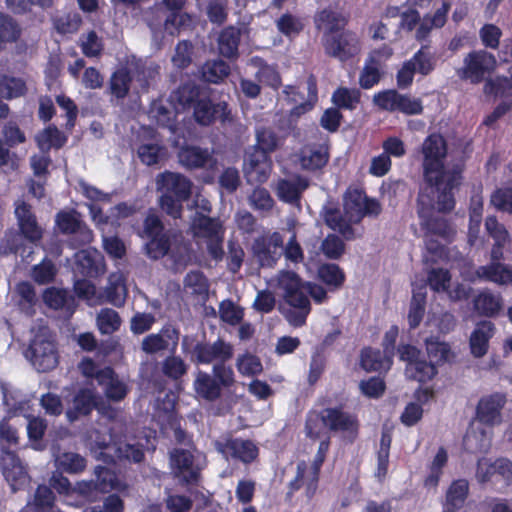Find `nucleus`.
I'll return each instance as SVG.
<instances>
[{
	"label": "nucleus",
	"mask_w": 512,
	"mask_h": 512,
	"mask_svg": "<svg viewBox=\"0 0 512 512\" xmlns=\"http://www.w3.org/2000/svg\"><path fill=\"white\" fill-rule=\"evenodd\" d=\"M473 307L480 316L496 317L502 309V298L500 295L485 290L473 299Z\"/></svg>",
	"instance_id": "32"
},
{
	"label": "nucleus",
	"mask_w": 512,
	"mask_h": 512,
	"mask_svg": "<svg viewBox=\"0 0 512 512\" xmlns=\"http://www.w3.org/2000/svg\"><path fill=\"white\" fill-rule=\"evenodd\" d=\"M193 45L188 40H182L177 43L175 52L172 56V64L177 69L183 70L192 63Z\"/></svg>",
	"instance_id": "61"
},
{
	"label": "nucleus",
	"mask_w": 512,
	"mask_h": 512,
	"mask_svg": "<svg viewBox=\"0 0 512 512\" xmlns=\"http://www.w3.org/2000/svg\"><path fill=\"white\" fill-rule=\"evenodd\" d=\"M102 404V397L95 388L82 387L76 391L71 400V406L66 410L68 421L75 422L82 417H88Z\"/></svg>",
	"instance_id": "13"
},
{
	"label": "nucleus",
	"mask_w": 512,
	"mask_h": 512,
	"mask_svg": "<svg viewBox=\"0 0 512 512\" xmlns=\"http://www.w3.org/2000/svg\"><path fill=\"white\" fill-rule=\"evenodd\" d=\"M57 269L54 263L44 258L39 264L32 268V278L38 284H49L54 281Z\"/></svg>",
	"instance_id": "63"
},
{
	"label": "nucleus",
	"mask_w": 512,
	"mask_h": 512,
	"mask_svg": "<svg viewBox=\"0 0 512 512\" xmlns=\"http://www.w3.org/2000/svg\"><path fill=\"white\" fill-rule=\"evenodd\" d=\"M166 230L165 225L155 209L150 208L143 219L142 228L137 232L141 238Z\"/></svg>",
	"instance_id": "62"
},
{
	"label": "nucleus",
	"mask_w": 512,
	"mask_h": 512,
	"mask_svg": "<svg viewBox=\"0 0 512 512\" xmlns=\"http://www.w3.org/2000/svg\"><path fill=\"white\" fill-rule=\"evenodd\" d=\"M230 71V65L224 60H211L202 66L201 77L204 82L220 84L229 76Z\"/></svg>",
	"instance_id": "40"
},
{
	"label": "nucleus",
	"mask_w": 512,
	"mask_h": 512,
	"mask_svg": "<svg viewBox=\"0 0 512 512\" xmlns=\"http://www.w3.org/2000/svg\"><path fill=\"white\" fill-rule=\"evenodd\" d=\"M121 318L117 311L111 308H103L97 315V326L102 334H112L119 330Z\"/></svg>",
	"instance_id": "56"
},
{
	"label": "nucleus",
	"mask_w": 512,
	"mask_h": 512,
	"mask_svg": "<svg viewBox=\"0 0 512 512\" xmlns=\"http://www.w3.org/2000/svg\"><path fill=\"white\" fill-rule=\"evenodd\" d=\"M271 171L270 153L254 145L245 155L244 173L249 182L264 183Z\"/></svg>",
	"instance_id": "15"
},
{
	"label": "nucleus",
	"mask_w": 512,
	"mask_h": 512,
	"mask_svg": "<svg viewBox=\"0 0 512 512\" xmlns=\"http://www.w3.org/2000/svg\"><path fill=\"white\" fill-rule=\"evenodd\" d=\"M366 193L357 187H348L343 195V211L345 217L353 223H360L363 219L362 207L365 204Z\"/></svg>",
	"instance_id": "23"
},
{
	"label": "nucleus",
	"mask_w": 512,
	"mask_h": 512,
	"mask_svg": "<svg viewBox=\"0 0 512 512\" xmlns=\"http://www.w3.org/2000/svg\"><path fill=\"white\" fill-rule=\"evenodd\" d=\"M300 165L304 170L317 171L325 167L329 161V153L322 146L301 149Z\"/></svg>",
	"instance_id": "33"
},
{
	"label": "nucleus",
	"mask_w": 512,
	"mask_h": 512,
	"mask_svg": "<svg viewBox=\"0 0 512 512\" xmlns=\"http://www.w3.org/2000/svg\"><path fill=\"white\" fill-rule=\"evenodd\" d=\"M76 271L83 277L96 278L102 273L103 265L92 253L81 251L76 256Z\"/></svg>",
	"instance_id": "46"
},
{
	"label": "nucleus",
	"mask_w": 512,
	"mask_h": 512,
	"mask_svg": "<svg viewBox=\"0 0 512 512\" xmlns=\"http://www.w3.org/2000/svg\"><path fill=\"white\" fill-rule=\"evenodd\" d=\"M132 81L133 77L130 70L121 67L111 74L108 92L116 99L123 100L129 94Z\"/></svg>",
	"instance_id": "35"
},
{
	"label": "nucleus",
	"mask_w": 512,
	"mask_h": 512,
	"mask_svg": "<svg viewBox=\"0 0 512 512\" xmlns=\"http://www.w3.org/2000/svg\"><path fill=\"white\" fill-rule=\"evenodd\" d=\"M391 443V431L389 429H383L381 433L379 449L377 451L376 475L378 478H384L388 472Z\"/></svg>",
	"instance_id": "50"
},
{
	"label": "nucleus",
	"mask_w": 512,
	"mask_h": 512,
	"mask_svg": "<svg viewBox=\"0 0 512 512\" xmlns=\"http://www.w3.org/2000/svg\"><path fill=\"white\" fill-rule=\"evenodd\" d=\"M15 216L23 238L31 243L38 242L42 239L43 230L39 226L30 204L25 201H21L17 204L15 207Z\"/></svg>",
	"instance_id": "20"
},
{
	"label": "nucleus",
	"mask_w": 512,
	"mask_h": 512,
	"mask_svg": "<svg viewBox=\"0 0 512 512\" xmlns=\"http://www.w3.org/2000/svg\"><path fill=\"white\" fill-rule=\"evenodd\" d=\"M360 422L356 414L342 407H328L320 412L310 411L306 416L305 433L311 440H323L329 432H341L344 440L355 442L359 436Z\"/></svg>",
	"instance_id": "2"
},
{
	"label": "nucleus",
	"mask_w": 512,
	"mask_h": 512,
	"mask_svg": "<svg viewBox=\"0 0 512 512\" xmlns=\"http://www.w3.org/2000/svg\"><path fill=\"white\" fill-rule=\"evenodd\" d=\"M58 468L70 473L76 474L85 470L86 468V459L78 453L74 452H64L62 453L58 459Z\"/></svg>",
	"instance_id": "58"
},
{
	"label": "nucleus",
	"mask_w": 512,
	"mask_h": 512,
	"mask_svg": "<svg viewBox=\"0 0 512 512\" xmlns=\"http://www.w3.org/2000/svg\"><path fill=\"white\" fill-rule=\"evenodd\" d=\"M317 279L327 286L328 290H340L346 281L344 270L336 263H322L317 268Z\"/></svg>",
	"instance_id": "29"
},
{
	"label": "nucleus",
	"mask_w": 512,
	"mask_h": 512,
	"mask_svg": "<svg viewBox=\"0 0 512 512\" xmlns=\"http://www.w3.org/2000/svg\"><path fill=\"white\" fill-rule=\"evenodd\" d=\"M17 430L8 422L0 423V441L2 443L0 466L3 476L9 483L12 492L23 489L29 482L28 473L16 452L9 449L18 444Z\"/></svg>",
	"instance_id": "4"
},
{
	"label": "nucleus",
	"mask_w": 512,
	"mask_h": 512,
	"mask_svg": "<svg viewBox=\"0 0 512 512\" xmlns=\"http://www.w3.org/2000/svg\"><path fill=\"white\" fill-rule=\"evenodd\" d=\"M325 224L334 231H338L347 241L355 239V230L345 215L339 209L329 208L324 215Z\"/></svg>",
	"instance_id": "36"
},
{
	"label": "nucleus",
	"mask_w": 512,
	"mask_h": 512,
	"mask_svg": "<svg viewBox=\"0 0 512 512\" xmlns=\"http://www.w3.org/2000/svg\"><path fill=\"white\" fill-rule=\"evenodd\" d=\"M195 237L209 239L225 233L219 218L197 212L191 223Z\"/></svg>",
	"instance_id": "25"
},
{
	"label": "nucleus",
	"mask_w": 512,
	"mask_h": 512,
	"mask_svg": "<svg viewBox=\"0 0 512 512\" xmlns=\"http://www.w3.org/2000/svg\"><path fill=\"white\" fill-rule=\"evenodd\" d=\"M138 211L135 204H128L127 202H120L109 209V213L104 215L101 208L91 206V212L94 218L99 215V221L104 224L119 225L121 220H125L133 216Z\"/></svg>",
	"instance_id": "31"
},
{
	"label": "nucleus",
	"mask_w": 512,
	"mask_h": 512,
	"mask_svg": "<svg viewBox=\"0 0 512 512\" xmlns=\"http://www.w3.org/2000/svg\"><path fill=\"white\" fill-rule=\"evenodd\" d=\"M490 203L498 211L506 212L512 215V188H496L490 196Z\"/></svg>",
	"instance_id": "64"
},
{
	"label": "nucleus",
	"mask_w": 512,
	"mask_h": 512,
	"mask_svg": "<svg viewBox=\"0 0 512 512\" xmlns=\"http://www.w3.org/2000/svg\"><path fill=\"white\" fill-rule=\"evenodd\" d=\"M476 275L480 279L497 284H509L512 282V270L501 262L479 266L476 270Z\"/></svg>",
	"instance_id": "34"
},
{
	"label": "nucleus",
	"mask_w": 512,
	"mask_h": 512,
	"mask_svg": "<svg viewBox=\"0 0 512 512\" xmlns=\"http://www.w3.org/2000/svg\"><path fill=\"white\" fill-rule=\"evenodd\" d=\"M42 297L44 303L54 310L70 309L74 305V297L65 289L49 287Z\"/></svg>",
	"instance_id": "49"
},
{
	"label": "nucleus",
	"mask_w": 512,
	"mask_h": 512,
	"mask_svg": "<svg viewBox=\"0 0 512 512\" xmlns=\"http://www.w3.org/2000/svg\"><path fill=\"white\" fill-rule=\"evenodd\" d=\"M202 97L200 87L193 82L181 84L174 92L175 101L183 111L192 109Z\"/></svg>",
	"instance_id": "44"
},
{
	"label": "nucleus",
	"mask_w": 512,
	"mask_h": 512,
	"mask_svg": "<svg viewBox=\"0 0 512 512\" xmlns=\"http://www.w3.org/2000/svg\"><path fill=\"white\" fill-rule=\"evenodd\" d=\"M277 30L288 38L298 36L304 29L302 19L289 12L282 14L275 22Z\"/></svg>",
	"instance_id": "53"
},
{
	"label": "nucleus",
	"mask_w": 512,
	"mask_h": 512,
	"mask_svg": "<svg viewBox=\"0 0 512 512\" xmlns=\"http://www.w3.org/2000/svg\"><path fill=\"white\" fill-rule=\"evenodd\" d=\"M331 100L339 111L340 109L352 111L361 101V92L356 88L338 87L333 92Z\"/></svg>",
	"instance_id": "47"
},
{
	"label": "nucleus",
	"mask_w": 512,
	"mask_h": 512,
	"mask_svg": "<svg viewBox=\"0 0 512 512\" xmlns=\"http://www.w3.org/2000/svg\"><path fill=\"white\" fill-rule=\"evenodd\" d=\"M20 36L19 24L11 16L0 13V51L5 44L16 42Z\"/></svg>",
	"instance_id": "52"
},
{
	"label": "nucleus",
	"mask_w": 512,
	"mask_h": 512,
	"mask_svg": "<svg viewBox=\"0 0 512 512\" xmlns=\"http://www.w3.org/2000/svg\"><path fill=\"white\" fill-rule=\"evenodd\" d=\"M425 347L430 360L435 365L444 364L452 355L450 345L447 342L441 341L438 336L426 338Z\"/></svg>",
	"instance_id": "48"
},
{
	"label": "nucleus",
	"mask_w": 512,
	"mask_h": 512,
	"mask_svg": "<svg viewBox=\"0 0 512 512\" xmlns=\"http://www.w3.org/2000/svg\"><path fill=\"white\" fill-rule=\"evenodd\" d=\"M67 140V136L54 124L48 125L36 137L38 147L40 150L46 152H48L51 148H62L66 144Z\"/></svg>",
	"instance_id": "41"
},
{
	"label": "nucleus",
	"mask_w": 512,
	"mask_h": 512,
	"mask_svg": "<svg viewBox=\"0 0 512 512\" xmlns=\"http://www.w3.org/2000/svg\"><path fill=\"white\" fill-rule=\"evenodd\" d=\"M451 282V274L445 268H432L428 272L427 283L434 292H447Z\"/></svg>",
	"instance_id": "60"
},
{
	"label": "nucleus",
	"mask_w": 512,
	"mask_h": 512,
	"mask_svg": "<svg viewBox=\"0 0 512 512\" xmlns=\"http://www.w3.org/2000/svg\"><path fill=\"white\" fill-rule=\"evenodd\" d=\"M235 382V374L230 365L213 364L211 373L197 371L193 389L198 398L215 402L222 397L223 391L231 389Z\"/></svg>",
	"instance_id": "6"
},
{
	"label": "nucleus",
	"mask_w": 512,
	"mask_h": 512,
	"mask_svg": "<svg viewBox=\"0 0 512 512\" xmlns=\"http://www.w3.org/2000/svg\"><path fill=\"white\" fill-rule=\"evenodd\" d=\"M259 62V69L255 74L257 81L273 90H278L282 85V79L277 67L267 64L262 59Z\"/></svg>",
	"instance_id": "55"
},
{
	"label": "nucleus",
	"mask_w": 512,
	"mask_h": 512,
	"mask_svg": "<svg viewBox=\"0 0 512 512\" xmlns=\"http://www.w3.org/2000/svg\"><path fill=\"white\" fill-rule=\"evenodd\" d=\"M496 66L497 61L492 53L484 49L473 50L464 57L463 66L457 70V75L461 80L477 85L486 81Z\"/></svg>",
	"instance_id": "7"
},
{
	"label": "nucleus",
	"mask_w": 512,
	"mask_h": 512,
	"mask_svg": "<svg viewBox=\"0 0 512 512\" xmlns=\"http://www.w3.org/2000/svg\"><path fill=\"white\" fill-rule=\"evenodd\" d=\"M316 22L326 25L327 31L324 36L336 35L345 29L348 18L340 12L325 8L317 14Z\"/></svg>",
	"instance_id": "45"
},
{
	"label": "nucleus",
	"mask_w": 512,
	"mask_h": 512,
	"mask_svg": "<svg viewBox=\"0 0 512 512\" xmlns=\"http://www.w3.org/2000/svg\"><path fill=\"white\" fill-rule=\"evenodd\" d=\"M440 211L437 202V190H420L416 200V211L420 220V227L425 234L438 236L451 242L456 234L450 221L444 217L434 215V210Z\"/></svg>",
	"instance_id": "5"
},
{
	"label": "nucleus",
	"mask_w": 512,
	"mask_h": 512,
	"mask_svg": "<svg viewBox=\"0 0 512 512\" xmlns=\"http://www.w3.org/2000/svg\"><path fill=\"white\" fill-rule=\"evenodd\" d=\"M279 286L284 291V300L293 308H305L310 300L302 290L303 283L300 276L293 271H284L279 277Z\"/></svg>",
	"instance_id": "19"
},
{
	"label": "nucleus",
	"mask_w": 512,
	"mask_h": 512,
	"mask_svg": "<svg viewBox=\"0 0 512 512\" xmlns=\"http://www.w3.org/2000/svg\"><path fill=\"white\" fill-rule=\"evenodd\" d=\"M360 367L366 372L388 371L387 358L379 349L364 347L360 352Z\"/></svg>",
	"instance_id": "37"
},
{
	"label": "nucleus",
	"mask_w": 512,
	"mask_h": 512,
	"mask_svg": "<svg viewBox=\"0 0 512 512\" xmlns=\"http://www.w3.org/2000/svg\"><path fill=\"white\" fill-rule=\"evenodd\" d=\"M27 353L33 366L39 372L53 370L59 363L55 340L44 333H37L31 340Z\"/></svg>",
	"instance_id": "9"
},
{
	"label": "nucleus",
	"mask_w": 512,
	"mask_h": 512,
	"mask_svg": "<svg viewBox=\"0 0 512 512\" xmlns=\"http://www.w3.org/2000/svg\"><path fill=\"white\" fill-rule=\"evenodd\" d=\"M55 223L60 233L64 235L78 234L83 244L93 240V233L83 221L81 213L76 209L61 210L56 214Z\"/></svg>",
	"instance_id": "18"
},
{
	"label": "nucleus",
	"mask_w": 512,
	"mask_h": 512,
	"mask_svg": "<svg viewBox=\"0 0 512 512\" xmlns=\"http://www.w3.org/2000/svg\"><path fill=\"white\" fill-rule=\"evenodd\" d=\"M194 121L203 127L212 125L216 120L221 123L232 121L231 110L225 101L214 103L209 96H203L192 108Z\"/></svg>",
	"instance_id": "10"
},
{
	"label": "nucleus",
	"mask_w": 512,
	"mask_h": 512,
	"mask_svg": "<svg viewBox=\"0 0 512 512\" xmlns=\"http://www.w3.org/2000/svg\"><path fill=\"white\" fill-rule=\"evenodd\" d=\"M323 47L327 56L346 62L360 53L362 43L355 31L342 29L336 35L324 36Z\"/></svg>",
	"instance_id": "8"
},
{
	"label": "nucleus",
	"mask_w": 512,
	"mask_h": 512,
	"mask_svg": "<svg viewBox=\"0 0 512 512\" xmlns=\"http://www.w3.org/2000/svg\"><path fill=\"white\" fill-rule=\"evenodd\" d=\"M156 185L161 210L173 219L181 218L183 205L191 198L193 182L181 173L166 170L157 175Z\"/></svg>",
	"instance_id": "3"
},
{
	"label": "nucleus",
	"mask_w": 512,
	"mask_h": 512,
	"mask_svg": "<svg viewBox=\"0 0 512 512\" xmlns=\"http://www.w3.org/2000/svg\"><path fill=\"white\" fill-rule=\"evenodd\" d=\"M483 91L486 95L494 97L512 96V80L510 77L498 75L485 81Z\"/></svg>",
	"instance_id": "54"
},
{
	"label": "nucleus",
	"mask_w": 512,
	"mask_h": 512,
	"mask_svg": "<svg viewBox=\"0 0 512 512\" xmlns=\"http://www.w3.org/2000/svg\"><path fill=\"white\" fill-rule=\"evenodd\" d=\"M55 500L53 490L49 486L41 484L36 488L33 500L27 502L25 508H29L33 512H53Z\"/></svg>",
	"instance_id": "39"
},
{
	"label": "nucleus",
	"mask_w": 512,
	"mask_h": 512,
	"mask_svg": "<svg viewBox=\"0 0 512 512\" xmlns=\"http://www.w3.org/2000/svg\"><path fill=\"white\" fill-rule=\"evenodd\" d=\"M451 4L443 1L440 8H438L433 15H425L423 20L419 22L416 29L415 37L417 40H425L431 33L433 28H442L447 22V16L450 11Z\"/></svg>",
	"instance_id": "24"
},
{
	"label": "nucleus",
	"mask_w": 512,
	"mask_h": 512,
	"mask_svg": "<svg viewBox=\"0 0 512 512\" xmlns=\"http://www.w3.org/2000/svg\"><path fill=\"white\" fill-rule=\"evenodd\" d=\"M308 187L305 179L298 178L297 182L281 179L277 185L279 198L286 203H296L300 200L302 192Z\"/></svg>",
	"instance_id": "43"
},
{
	"label": "nucleus",
	"mask_w": 512,
	"mask_h": 512,
	"mask_svg": "<svg viewBox=\"0 0 512 512\" xmlns=\"http://www.w3.org/2000/svg\"><path fill=\"white\" fill-rule=\"evenodd\" d=\"M94 477L101 494L111 491L124 492L128 489V485L118 478L117 473L105 466L97 465L94 469Z\"/></svg>",
	"instance_id": "28"
},
{
	"label": "nucleus",
	"mask_w": 512,
	"mask_h": 512,
	"mask_svg": "<svg viewBox=\"0 0 512 512\" xmlns=\"http://www.w3.org/2000/svg\"><path fill=\"white\" fill-rule=\"evenodd\" d=\"M233 357V346L218 338L214 343L197 342L192 349L191 361L196 364H226Z\"/></svg>",
	"instance_id": "11"
},
{
	"label": "nucleus",
	"mask_w": 512,
	"mask_h": 512,
	"mask_svg": "<svg viewBox=\"0 0 512 512\" xmlns=\"http://www.w3.org/2000/svg\"><path fill=\"white\" fill-rule=\"evenodd\" d=\"M170 467L175 475L186 485H196L200 479V470L194 465V455L183 448H174L169 453Z\"/></svg>",
	"instance_id": "14"
},
{
	"label": "nucleus",
	"mask_w": 512,
	"mask_h": 512,
	"mask_svg": "<svg viewBox=\"0 0 512 512\" xmlns=\"http://www.w3.org/2000/svg\"><path fill=\"white\" fill-rule=\"evenodd\" d=\"M144 250L146 256L151 260H159L165 257L171 249V235L169 230H163L145 237Z\"/></svg>",
	"instance_id": "30"
},
{
	"label": "nucleus",
	"mask_w": 512,
	"mask_h": 512,
	"mask_svg": "<svg viewBox=\"0 0 512 512\" xmlns=\"http://www.w3.org/2000/svg\"><path fill=\"white\" fill-rule=\"evenodd\" d=\"M178 158L180 164L188 170L206 169L215 171L218 161L213 151L197 145H184L179 149Z\"/></svg>",
	"instance_id": "17"
},
{
	"label": "nucleus",
	"mask_w": 512,
	"mask_h": 512,
	"mask_svg": "<svg viewBox=\"0 0 512 512\" xmlns=\"http://www.w3.org/2000/svg\"><path fill=\"white\" fill-rule=\"evenodd\" d=\"M470 486L468 480L464 478L453 480L446 493L444 509L459 511L464 507L469 496Z\"/></svg>",
	"instance_id": "27"
},
{
	"label": "nucleus",
	"mask_w": 512,
	"mask_h": 512,
	"mask_svg": "<svg viewBox=\"0 0 512 512\" xmlns=\"http://www.w3.org/2000/svg\"><path fill=\"white\" fill-rule=\"evenodd\" d=\"M495 325L489 320H482L476 324L469 339L471 354L476 358L483 357L489 348V341L495 334Z\"/></svg>",
	"instance_id": "22"
},
{
	"label": "nucleus",
	"mask_w": 512,
	"mask_h": 512,
	"mask_svg": "<svg viewBox=\"0 0 512 512\" xmlns=\"http://www.w3.org/2000/svg\"><path fill=\"white\" fill-rule=\"evenodd\" d=\"M386 382L383 377L372 376L368 379L361 380L359 390L362 395L369 399H379L386 391Z\"/></svg>",
	"instance_id": "59"
},
{
	"label": "nucleus",
	"mask_w": 512,
	"mask_h": 512,
	"mask_svg": "<svg viewBox=\"0 0 512 512\" xmlns=\"http://www.w3.org/2000/svg\"><path fill=\"white\" fill-rule=\"evenodd\" d=\"M217 450L226 459H233L250 465L259 457V447L250 439L227 437L217 443Z\"/></svg>",
	"instance_id": "12"
},
{
	"label": "nucleus",
	"mask_w": 512,
	"mask_h": 512,
	"mask_svg": "<svg viewBox=\"0 0 512 512\" xmlns=\"http://www.w3.org/2000/svg\"><path fill=\"white\" fill-rule=\"evenodd\" d=\"M240 41V28L233 25L223 28L218 36V50L220 55L227 59H236L239 56Z\"/></svg>",
	"instance_id": "26"
},
{
	"label": "nucleus",
	"mask_w": 512,
	"mask_h": 512,
	"mask_svg": "<svg viewBox=\"0 0 512 512\" xmlns=\"http://www.w3.org/2000/svg\"><path fill=\"white\" fill-rule=\"evenodd\" d=\"M26 90L25 82L19 78L5 75L0 77V97L6 99L17 98L24 95Z\"/></svg>",
	"instance_id": "57"
},
{
	"label": "nucleus",
	"mask_w": 512,
	"mask_h": 512,
	"mask_svg": "<svg viewBox=\"0 0 512 512\" xmlns=\"http://www.w3.org/2000/svg\"><path fill=\"white\" fill-rule=\"evenodd\" d=\"M447 150V142L439 133L429 134L421 146L423 180L426 184L423 190H437L440 211H452L455 208L453 189L460 185L462 179L461 171L446 170Z\"/></svg>",
	"instance_id": "1"
},
{
	"label": "nucleus",
	"mask_w": 512,
	"mask_h": 512,
	"mask_svg": "<svg viewBox=\"0 0 512 512\" xmlns=\"http://www.w3.org/2000/svg\"><path fill=\"white\" fill-rule=\"evenodd\" d=\"M406 376L419 383H426L432 380L438 373L436 365L422 356L415 363L405 367Z\"/></svg>",
	"instance_id": "38"
},
{
	"label": "nucleus",
	"mask_w": 512,
	"mask_h": 512,
	"mask_svg": "<svg viewBox=\"0 0 512 512\" xmlns=\"http://www.w3.org/2000/svg\"><path fill=\"white\" fill-rule=\"evenodd\" d=\"M408 61L412 62L415 72L422 76L429 75L436 67V58L427 46H422Z\"/></svg>",
	"instance_id": "51"
},
{
	"label": "nucleus",
	"mask_w": 512,
	"mask_h": 512,
	"mask_svg": "<svg viewBox=\"0 0 512 512\" xmlns=\"http://www.w3.org/2000/svg\"><path fill=\"white\" fill-rule=\"evenodd\" d=\"M283 237L279 232L270 236H259L252 244V252L262 267H273L281 256Z\"/></svg>",
	"instance_id": "16"
},
{
	"label": "nucleus",
	"mask_w": 512,
	"mask_h": 512,
	"mask_svg": "<svg viewBox=\"0 0 512 512\" xmlns=\"http://www.w3.org/2000/svg\"><path fill=\"white\" fill-rule=\"evenodd\" d=\"M448 463V453L444 447H439L436 455L434 456L432 462L428 466V475L425 477L423 481L424 487L437 488L439 485L440 479L443 475V469Z\"/></svg>",
	"instance_id": "42"
},
{
	"label": "nucleus",
	"mask_w": 512,
	"mask_h": 512,
	"mask_svg": "<svg viewBox=\"0 0 512 512\" xmlns=\"http://www.w3.org/2000/svg\"><path fill=\"white\" fill-rule=\"evenodd\" d=\"M506 403L503 394L495 393L482 397L476 407V417L482 424L493 426L501 422V410Z\"/></svg>",
	"instance_id": "21"
}]
</instances>
